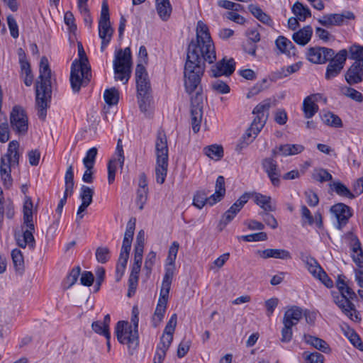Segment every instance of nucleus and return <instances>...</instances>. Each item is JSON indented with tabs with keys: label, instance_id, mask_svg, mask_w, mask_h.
I'll list each match as a JSON object with an SVG mask.
<instances>
[{
	"label": "nucleus",
	"instance_id": "1",
	"mask_svg": "<svg viewBox=\"0 0 363 363\" xmlns=\"http://www.w3.org/2000/svg\"><path fill=\"white\" fill-rule=\"evenodd\" d=\"M216 60L215 46L208 28L202 21L196 26V40L191 41L187 50L184 77L186 91L191 95L190 115L193 131L200 130L203 117V96L200 86L205 70V62L210 64Z\"/></svg>",
	"mask_w": 363,
	"mask_h": 363
},
{
	"label": "nucleus",
	"instance_id": "2",
	"mask_svg": "<svg viewBox=\"0 0 363 363\" xmlns=\"http://www.w3.org/2000/svg\"><path fill=\"white\" fill-rule=\"evenodd\" d=\"M38 79L35 84V101L38 116L40 119L44 121L47 115L48 102L51 98V69L48 60L45 56L40 59Z\"/></svg>",
	"mask_w": 363,
	"mask_h": 363
},
{
	"label": "nucleus",
	"instance_id": "3",
	"mask_svg": "<svg viewBox=\"0 0 363 363\" xmlns=\"http://www.w3.org/2000/svg\"><path fill=\"white\" fill-rule=\"evenodd\" d=\"M79 60L72 62L70 73V83L74 92H78L82 86H86L90 82L91 67L88 58L81 43H78Z\"/></svg>",
	"mask_w": 363,
	"mask_h": 363
},
{
	"label": "nucleus",
	"instance_id": "4",
	"mask_svg": "<svg viewBox=\"0 0 363 363\" xmlns=\"http://www.w3.org/2000/svg\"><path fill=\"white\" fill-rule=\"evenodd\" d=\"M115 80L127 84L131 75L132 58L130 48L119 49L115 52L113 62Z\"/></svg>",
	"mask_w": 363,
	"mask_h": 363
},
{
	"label": "nucleus",
	"instance_id": "5",
	"mask_svg": "<svg viewBox=\"0 0 363 363\" xmlns=\"http://www.w3.org/2000/svg\"><path fill=\"white\" fill-rule=\"evenodd\" d=\"M270 106L271 105L269 101H264L259 104L254 108L252 113L255 114L256 116L250 127L242 136V138L247 145L255 138L264 127L268 118V111Z\"/></svg>",
	"mask_w": 363,
	"mask_h": 363
},
{
	"label": "nucleus",
	"instance_id": "6",
	"mask_svg": "<svg viewBox=\"0 0 363 363\" xmlns=\"http://www.w3.org/2000/svg\"><path fill=\"white\" fill-rule=\"evenodd\" d=\"M215 189V193L209 197L204 191H198L194 196L193 204L201 209L206 204L213 206L220 201L225 194V179L223 176L217 178Z\"/></svg>",
	"mask_w": 363,
	"mask_h": 363
},
{
	"label": "nucleus",
	"instance_id": "7",
	"mask_svg": "<svg viewBox=\"0 0 363 363\" xmlns=\"http://www.w3.org/2000/svg\"><path fill=\"white\" fill-rule=\"evenodd\" d=\"M116 334L118 342L127 345L130 350H134L138 346V331H136L128 322L118 321L116 326Z\"/></svg>",
	"mask_w": 363,
	"mask_h": 363
},
{
	"label": "nucleus",
	"instance_id": "8",
	"mask_svg": "<svg viewBox=\"0 0 363 363\" xmlns=\"http://www.w3.org/2000/svg\"><path fill=\"white\" fill-rule=\"evenodd\" d=\"M332 294L333 301L345 315L354 322L359 323L361 321L359 313L351 301L354 298H350L347 294L333 293Z\"/></svg>",
	"mask_w": 363,
	"mask_h": 363
},
{
	"label": "nucleus",
	"instance_id": "9",
	"mask_svg": "<svg viewBox=\"0 0 363 363\" xmlns=\"http://www.w3.org/2000/svg\"><path fill=\"white\" fill-rule=\"evenodd\" d=\"M18 147L19 143L18 141L12 140L9 143L7 152L1 157L0 172H3V170L11 172L12 167L18 165Z\"/></svg>",
	"mask_w": 363,
	"mask_h": 363
},
{
	"label": "nucleus",
	"instance_id": "10",
	"mask_svg": "<svg viewBox=\"0 0 363 363\" xmlns=\"http://www.w3.org/2000/svg\"><path fill=\"white\" fill-rule=\"evenodd\" d=\"M23 230L22 236L18 237L17 244L19 247L25 248L27 245L30 247H33L35 245V239L33 233L35 231V226L33 221V213H23Z\"/></svg>",
	"mask_w": 363,
	"mask_h": 363
},
{
	"label": "nucleus",
	"instance_id": "11",
	"mask_svg": "<svg viewBox=\"0 0 363 363\" xmlns=\"http://www.w3.org/2000/svg\"><path fill=\"white\" fill-rule=\"evenodd\" d=\"M10 123L13 130L19 135H24L28 131V122L25 111L21 107L16 106L10 115Z\"/></svg>",
	"mask_w": 363,
	"mask_h": 363
},
{
	"label": "nucleus",
	"instance_id": "12",
	"mask_svg": "<svg viewBox=\"0 0 363 363\" xmlns=\"http://www.w3.org/2000/svg\"><path fill=\"white\" fill-rule=\"evenodd\" d=\"M347 56V50L342 49L328 60L329 64L327 66L325 75L326 79H333L340 73L345 64Z\"/></svg>",
	"mask_w": 363,
	"mask_h": 363
},
{
	"label": "nucleus",
	"instance_id": "13",
	"mask_svg": "<svg viewBox=\"0 0 363 363\" xmlns=\"http://www.w3.org/2000/svg\"><path fill=\"white\" fill-rule=\"evenodd\" d=\"M335 55L333 49L325 47H312L308 49L307 59L315 64H324Z\"/></svg>",
	"mask_w": 363,
	"mask_h": 363
},
{
	"label": "nucleus",
	"instance_id": "14",
	"mask_svg": "<svg viewBox=\"0 0 363 363\" xmlns=\"http://www.w3.org/2000/svg\"><path fill=\"white\" fill-rule=\"evenodd\" d=\"M250 199V192L244 193L240 198L223 213L220 223L226 225L230 223L236 215Z\"/></svg>",
	"mask_w": 363,
	"mask_h": 363
},
{
	"label": "nucleus",
	"instance_id": "15",
	"mask_svg": "<svg viewBox=\"0 0 363 363\" xmlns=\"http://www.w3.org/2000/svg\"><path fill=\"white\" fill-rule=\"evenodd\" d=\"M330 212L335 216L337 221V228L338 229H342L352 216V208L343 203L333 205L330 208Z\"/></svg>",
	"mask_w": 363,
	"mask_h": 363
},
{
	"label": "nucleus",
	"instance_id": "16",
	"mask_svg": "<svg viewBox=\"0 0 363 363\" xmlns=\"http://www.w3.org/2000/svg\"><path fill=\"white\" fill-rule=\"evenodd\" d=\"M235 62L234 59L230 58L226 60L223 58L212 67L211 72L214 77L220 76L229 77L235 72Z\"/></svg>",
	"mask_w": 363,
	"mask_h": 363
},
{
	"label": "nucleus",
	"instance_id": "17",
	"mask_svg": "<svg viewBox=\"0 0 363 363\" xmlns=\"http://www.w3.org/2000/svg\"><path fill=\"white\" fill-rule=\"evenodd\" d=\"M264 172L269 177L274 186H279L280 183L281 171L276 160L273 157L265 158L262 162Z\"/></svg>",
	"mask_w": 363,
	"mask_h": 363
},
{
	"label": "nucleus",
	"instance_id": "18",
	"mask_svg": "<svg viewBox=\"0 0 363 363\" xmlns=\"http://www.w3.org/2000/svg\"><path fill=\"white\" fill-rule=\"evenodd\" d=\"M347 82L352 85L363 80V60L354 62L345 74Z\"/></svg>",
	"mask_w": 363,
	"mask_h": 363
},
{
	"label": "nucleus",
	"instance_id": "19",
	"mask_svg": "<svg viewBox=\"0 0 363 363\" xmlns=\"http://www.w3.org/2000/svg\"><path fill=\"white\" fill-rule=\"evenodd\" d=\"M135 223L136 219L135 218H131L127 223L126 230L124 234V238L120 253V255H121L129 256V252L131 248V243L135 228Z\"/></svg>",
	"mask_w": 363,
	"mask_h": 363
},
{
	"label": "nucleus",
	"instance_id": "20",
	"mask_svg": "<svg viewBox=\"0 0 363 363\" xmlns=\"http://www.w3.org/2000/svg\"><path fill=\"white\" fill-rule=\"evenodd\" d=\"M157 160H168L167 140L163 130H158L155 141Z\"/></svg>",
	"mask_w": 363,
	"mask_h": 363
},
{
	"label": "nucleus",
	"instance_id": "21",
	"mask_svg": "<svg viewBox=\"0 0 363 363\" xmlns=\"http://www.w3.org/2000/svg\"><path fill=\"white\" fill-rule=\"evenodd\" d=\"M320 97V94H316L308 96L304 99L302 110L306 118H312L318 111L319 108L316 101Z\"/></svg>",
	"mask_w": 363,
	"mask_h": 363
},
{
	"label": "nucleus",
	"instance_id": "22",
	"mask_svg": "<svg viewBox=\"0 0 363 363\" xmlns=\"http://www.w3.org/2000/svg\"><path fill=\"white\" fill-rule=\"evenodd\" d=\"M303 315V310L298 306H293L285 311L283 317V324L291 326L296 325Z\"/></svg>",
	"mask_w": 363,
	"mask_h": 363
},
{
	"label": "nucleus",
	"instance_id": "23",
	"mask_svg": "<svg viewBox=\"0 0 363 363\" xmlns=\"http://www.w3.org/2000/svg\"><path fill=\"white\" fill-rule=\"evenodd\" d=\"M257 255L262 259L276 258L281 259H291L290 252L284 249H266L258 250Z\"/></svg>",
	"mask_w": 363,
	"mask_h": 363
},
{
	"label": "nucleus",
	"instance_id": "24",
	"mask_svg": "<svg viewBox=\"0 0 363 363\" xmlns=\"http://www.w3.org/2000/svg\"><path fill=\"white\" fill-rule=\"evenodd\" d=\"M250 194V198L252 197L255 203L260 208H262L264 211H275L276 206L272 203V199L270 196L257 192H252Z\"/></svg>",
	"mask_w": 363,
	"mask_h": 363
},
{
	"label": "nucleus",
	"instance_id": "25",
	"mask_svg": "<svg viewBox=\"0 0 363 363\" xmlns=\"http://www.w3.org/2000/svg\"><path fill=\"white\" fill-rule=\"evenodd\" d=\"M275 45L281 53L285 54L289 57L296 55L295 46L290 40L284 36H279L275 41Z\"/></svg>",
	"mask_w": 363,
	"mask_h": 363
},
{
	"label": "nucleus",
	"instance_id": "26",
	"mask_svg": "<svg viewBox=\"0 0 363 363\" xmlns=\"http://www.w3.org/2000/svg\"><path fill=\"white\" fill-rule=\"evenodd\" d=\"M312 35V27L311 26H306L298 31L294 33L292 35V39L296 43L303 46L311 40Z\"/></svg>",
	"mask_w": 363,
	"mask_h": 363
},
{
	"label": "nucleus",
	"instance_id": "27",
	"mask_svg": "<svg viewBox=\"0 0 363 363\" xmlns=\"http://www.w3.org/2000/svg\"><path fill=\"white\" fill-rule=\"evenodd\" d=\"M155 6L160 18L164 21H167L172 11L169 0H155Z\"/></svg>",
	"mask_w": 363,
	"mask_h": 363
},
{
	"label": "nucleus",
	"instance_id": "28",
	"mask_svg": "<svg viewBox=\"0 0 363 363\" xmlns=\"http://www.w3.org/2000/svg\"><path fill=\"white\" fill-rule=\"evenodd\" d=\"M352 258L357 267H363V250L357 238L352 240Z\"/></svg>",
	"mask_w": 363,
	"mask_h": 363
},
{
	"label": "nucleus",
	"instance_id": "29",
	"mask_svg": "<svg viewBox=\"0 0 363 363\" xmlns=\"http://www.w3.org/2000/svg\"><path fill=\"white\" fill-rule=\"evenodd\" d=\"M167 301L158 299V302L152 318V324L157 328L162 321L167 309Z\"/></svg>",
	"mask_w": 363,
	"mask_h": 363
},
{
	"label": "nucleus",
	"instance_id": "30",
	"mask_svg": "<svg viewBox=\"0 0 363 363\" xmlns=\"http://www.w3.org/2000/svg\"><path fill=\"white\" fill-rule=\"evenodd\" d=\"M141 266L133 265L128 279V291L127 296L131 297L135 294L139 279Z\"/></svg>",
	"mask_w": 363,
	"mask_h": 363
},
{
	"label": "nucleus",
	"instance_id": "31",
	"mask_svg": "<svg viewBox=\"0 0 363 363\" xmlns=\"http://www.w3.org/2000/svg\"><path fill=\"white\" fill-rule=\"evenodd\" d=\"M345 16L338 13L328 14L319 18L318 21L323 26L329 27L332 26L341 25Z\"/></svg>",
	"mask_w": 363,
	"mask_h": 363
},
{
	"label": "nucleus",
	"instance_id": "32",
	"mask_svg": "<svg viewBox=\"0 0 363 363\" xmlns=\"http://www.w3.org/2000/svg\"><path fill=\"white\" fill-rule=\"evenodd\" d=\"M303 340L305 341L306 343L313 346L315 349L320 350L323 352H327L328 350L329 349L327 342L319 337L312 336L310 335H304Z\"/></svg>",
	"mask_w": 363,
	"mask_h": 363
},
{
	"label": "nucleus",
	"instance_id": "33",
	"mask_svg": "<svg viewBox=\"0 0 363 363\" xmlns=\"http://www.w3.org/2000/svg\"><path fill=\"white\" fill-rule=\"evenodd\" d=\"M251 13L262 23L271 26L272 20L269 15L264 13L259 6L255 4H250L248 6Z\"/></svg>",
	"mask_w": 363,
	"mask_h": 363
},
{
	"label": "nucleus",
	"instance_id": "34",
	"mask_svg": "<svg viewBox=\"0 0 363 363\" xmlns=\"http://www.w3.org/2000/svg\"><path fill=\"white\" fill-rule=\"evenodd\" d=\"M168 160H157L155 177L158 184H162L167 177Z\"/></svg>",
	"mask_w": 363,
	"mask_h": 363
},
{
	"label": "nucleus",
	"instance_id": "35",
	"mask_svg": "<svg viewBox=\"0 0 363 363\" xmlns=\"http://www.w3.org/2000/svg\"><path fill=\"white\" fill-rule=\"evenodd\" d=\"M304 147L299 144H285L279 146V150L284 156L297 155L303 152Z\"/></svg>",
	"mask_w": 363,
	"mask_h": 363
},
{
	"label": "nucleus",
	"instance_id": "36",
	"mask_svg": "<svg viewBox=\"0 0 363 363\" xmlns=\"http://www.w3.org/2000/svg\"><path fill=\"white\" fill-rule=\"evenodd\" d=\"M292 11L297 16L298 19L301 21H304L311 16L310 9L298 1L294 4Z\"/></svg>",
	"mask_w": 363,
	"mask_h": 363
},
{
	"label": "nucleus",
	"instance_id": "37",
	"mask_svg": "<svg viewBox=\"0 0 363 363\" xmlns=\"http://www.w3.org/2000/svg\"><path fill=\"white\" fill-rule=\"evenodd\" d=\"M303 261L306 265L308 272L315 277L323 269L316 259L311 256L306 255L303 257Z\"/></svg>",
	"mask_w": 363,
	"mask_h": 363
},
{
	"label": "nucleus",
	"instance_id": "38",
	"mask_svg": "<svg viewBox=\"0 0 363 363\" xmlns=\"http://www.w3.org/2000/svg\"><path fill=\"white\" fill-rule=\"evenodd\" d=\"M330 186L332 189L340 196L346 197L350 199L354 198V194L350 191V190L340 182H333Z\"/></svg>",
	"mask_w": 363,
	"mask_h": 363
},
{
	"label": "nucleus",
	"instance_id": "39",
	"mask_svg": "<svg viewBox=\"0 0 363 363\" xmlns=\"http://www.w3.org/2000/svg\"><path fill=\"white\" fill-rule=\"evenodd\" d=\"M11 257L16 271L21 273L24 269V259L21 251L18 249L13 250Z\"/></svg>",
	"mask_w": 363,
	"mask_h": 363
},
{
	"label": "nucleus",
	"instance_id": "40",
	"mask_svg": "<svg viewBox=\"0 0 363 363\" xmlns=\"http://www.w3.org/2000/svg\"><path fill=\"white\" fill-rule=\"evenodd\" d=\"M113 29L110 22H99V35L101 39L111 40Z\"/></svg>",
	"mask_w": 363,
	"mask_h": 363
},
{
	"label": "nucleus",
	"instance_id": "41",
	"mask_svg": "<svg viewBox=\"0 0 363 363\" xmlns=\"http://www.w3.org/2000/svg\"><path fill=\"white\" fill-rule=\"evenodd\" d=\"M312 178L321 183L331 181L333 179L332 175L328 172V170L323 168L314 169L312 173Z\"/></svg>",
	"mask_w": 363,
	"mask_h": 363
},
{
	"label": "nucleus",
	"instance_id": "42",
	"mask_svg": "<svg viewBox=\"0 0 363 363\" xmlns=\"http://www.w3.org/2000/svg\"><path fill=\"white\" fill-rule=\"evenodd\" d=\"M323 120L325 124L332 127L342 128L343 125L341 118L331 112L324 114Z\"/></svg>",
	"mask_w": 363,
	"mask_h": 363
},
{
	"label": "nucleus",
	"instance_id": "43",
	"mask_svg": "<svg viewBox=\"0 0 363 363\" xmlns=\"http://www.w3.org/2000/svg\"><path fill=\"white\" fill-rule=\"evenodd\" d=\"M106 103L110 106L116 105L118 102L119 92L116 88L106 89L104 94Z\"/></svg>",
	"mask_w": 363,
	"mask_h": 363
},
{
	"label": "nucleus",
	"instance_id": "44",
	"mask_svg": "<svg viewBox=\"0 0 363 363\" xmlns=\"http://www.w3.org/2000/svg\"><path fill=\"white\" fill-rule=\"evenodd\" d=\"M205 154L210 158L220 160L223 155V150L221 146L213 145L204 148Z\"/></svg>",
	"mask_w": 363,
	"mask_h": 363
},
{
	"label": "nucleus",
	"instance_id": "45",
	"mask_svg": "<svg viewBox=\"0 0 363 363\" xmlns=\"http://www.w3.org/2000/svg\"><path fill=\"white\" fill-rule=\"evenodd\" d=\"M340 94L349 97L356 101L361 102L363 100L362 94L358 91L349 86H341L340 88Z\"/></svg>",
	"mask_w": 363,
	"mask_h": 363
},
{
	"label": "nucleus",
	"instance_id": "46",
	"mask_svg": "<svg viewBox=\"0 0 363 363\" xmlns=\"http://www.w3.org/2000/svg\"><path fill=\"white\" fill-rule=\"evenodd\" d=\"M94 194L93 188L82 185L80 189L79 198L82 202L90 206L92 203Z\"/></svg>",
	"mask_w": 363,
	"mask_h": 363
},
{
	"label": "nucleus",
	"instance_id": "47",
	"mask_svg": "<svg viewBox=\"0 0 363 363\" xmlns=\"http://www.w3.org/2000/svg\"><path fill=\"white\" fill-rule=\"evenodd\" d=\"M336 286L339 290L340 294H347L350 298H355V293L347 285L344 280V277L338 276L336 281Z\"/></svg>",
	"mask_w": 363,
	"mask_h": 363
},
{
	"label": "nucleus",
	"instance_id": "48",
	"mask_svg": "<svg viewBox=\"0 0 363 363\" xmlns=\"http://www.w3.org/2000/svg\"><path fill=\"white\" fill-rule=\"evenodd\" d=\"M345 334L348 337L350 342L354 345V347L360 351H363V344L359 335L354 331V330L347 327V330L345 332Z\"/></svg>",
	"mask_w": 363,
	"mask_h": 363
},
{
	"label": "nucleus",
	"instance_id": "49",
	"mask_svg": "<svg viewBox=\"0 0 363 363\" xmlns=\"http://www.w3.org/2000/svg\"><path fill=\"white\" fill-rule=\"evenodd\" d=\"M129 258V256H125V255H119L118 264L116 266V280L118 281L121 280V277H123L125 268L126 264L128 262V259Z\"/></svg>",
	"mask_w": 363,
	"mask_h": 363
},
{
	"label": "nucleus",
	"instance_id": "50",
	"mask_svg": "<svg viewBox=\"0 0 363 363\" xmlns=\"http://www.w3.org/2000/svg\"><path fill=\"white\" fill-rule=\"evenodd\" d=\"M97 155V149L96 147L90 148L83 159V164L85 167L94 168L96 157Z\"/></svg>",
	"mask_w": 363,
	"mask_h": 363
},
{
	"label": "nucleus",
	"instance_id": "51",
	"mask_svg": "<svg viewBox=\"0 0 363 363\" xmlns=\"http://www.w3.org/2000/svg\"><path fill=\"white\" fill-rule=\"evenodd\" d=\"M303 357L307 363H323L324 356L319 352H304Z\"/></svg>",
	"mask_w": 363,
	"mask_h": 363
},
{
	"label": "nucleus",
	"instance_id": "52",
	"mask_svg": "<svg viewBox=\"0 0 363 363\" xmlns=\"http://www.w3.org/2000/svg\"><path fill=\"white\" fill-rule=\"evenodd\" d=\"M95 255L99 262L104 264L110 259V250L106 247H99L96 250Z\"/></svg>",
	"mask_w": 363,
	"mask_h": 363
},
{
	"label": "nucleus",
	"instance_id": "53",
	"mask_svg": "<svg viewBox=\"0 0 363 363\" xmlns=\"http://www.w3.org/2000/svg\"><path fill=\"white\" fill-rule=\"evenodd\" d=\"M81 269L79 266L74 267L69 274L67 276L65 284H67V288L72 286L77 281L80 274Z\"/></svg>",
	"mask_w": 363,
	"mask_h": 363
},
{
	"label": "nucleus",
	"instance_id": "54",
	"mask_svg": "<svg viewBox=\"0 0 363 363\" xmlns=\"http://www.w3.org/2000/svg\"><path fill=\"white\" fill-rule=\"evenodd\" d=\"M350 58L354 60V62L363 60V47L360 45H353L349 48Z\"/></svg>",
	"mask_w": 363,
	"mask_h": 363
},
{
	"label": "nucleus",
	"instance_id": "55",
	"mask_svg": "<svg viewBox=\"0 0 363 363\" xmlns=\"http://www.w3.org/2000/svg\"><path fill=\"white\" fill-rule=\"evenodd\" d=\"M91 328L95 333L104 335L106 339L111 338L109 329L108 328H106L104 324L101 321L98 320L93 322Z\"/></svg>",
	"mask_w": 363,
	"mask_h": 363
},
{
	"label": "nucleus",
	"instance_id": "56",
	"mask_svg": "<svg viewBox=\"0 0 363 363\" xmlns=\"http://www.w3.org/2000/svg\"><path fill=\"white\" fill-rule=\"evenodd\" d=\"M148 192V189H138L136 203L140 210L143 209L144 206L147 201Z\"/></svg>",
	"mask_w": 363,
	"mask_h": 363
},
{
	"label": "nucleus",
	"instance_id": "57",
	"mask_svg": "<svg viewBox=\"0 0 363 363\" xmlns=\"http://www.w3.org/2000/svg\"><path fill=\"white\" fill-rule=\"evenodd\" d=\"M136 85L138 96L147 95L150 88L148 78L136 80Z\"/></svg>",
	"mask_w": 363,
	"mask_h": 363
},
{
	"label": "nucleus",
	"instance_id": "58",
	"mask_svg": "<svg viewBox=\"0 0 363 363\" xmlns=\"http://www.w3.org/2000/svg\"><path fill=\"white\" fill-rule=\"evenodd\" d=\"M239 238L246 242L264 241L267 239V235L264 232H260L247 235H242Z\"/></svg>",
	"mask_w": 363,
	"mask_h": 363
},
{
	"label": "nucleus",
	"instance_id": "59",
	"mask_svg": "<svg viewBox=\"0 0 363 363\" xmlns=\"http://www.w3.org/2000/svg\"><path fill=\"white\" fill-rule=\"evenodd\" d=\"M172 280L163 279L160 289L159 299L168 301L169 294L171 288Z\"/></svg>",
	"mask_w": 363,
	"mask_h": 363
},
{
	"label": "nucleus",
	"instance_id": "60",
	"mask_svg": "<svg viewBox=\"0 0 363 363\" xmlns=\"http://www.w3.org/2000/svg\"><path fill=\"white\" fill-rule=\"evenodd\" d=\"M179 245L177 242L174 241L172 243L168 252L167 258V264H175Z\"/></svg>",
	"mask_w": 363,
	"mask_h": 363
},
{
	"label": "nucleus",
	"instance_id": "61",
	"mask_svg": "<svg viewBox=\"0 0 363 363\" xmlns=\"http://www.w3.org/2000/svg\"><path fill=\"white\" fill-rule=\"evenodd\" d=\"M177 322V316L176 313H174L169 321L167 322L165 328L164 330L163 334H166L170 336H173L174 332L175 330V328Z\"/></svg>",
	"mask_w": 363,
	"mask_h": 363
},
{
	"label": "nucleus",
	"instance_id": "62",
	"mask_svg": "<svg viewBox=\"0 0 363 363\" xmlns=\"http://www.w3.org/2000/svg\"><path fill=\"white\" fill-rule=\"evenodd\" d=\"M7 23L10 30L11 35L13 38H17L19 35L18 27L13 16L9 15L7 16Z\"/></svg>",
	"mask_w": 363,
	"mask_h": 363
},
{
	"label": "nucleus",
	"instance_id": "63",
	"mask_svg": "<svg viewBox=\"0 0 363 363\" xmlns=\"http://www.w3.org/2000/svg\"><path fill=\"white\" fill-rule=\"evenodd\" d=\"M269 211H262L259 213V215L262 216L263 220L265 223L270 226L272 228L275 229L278 226V223L276 218L270 213Z\"/></svg>",
	"mask_w": 363,
	"mask_h": 363
},
{
	"label": "nucleus",
	"instance_id": "64",
	"mask_svg": "<svg viewBox=\"0 0 363 363\" xmlns=\"http://www.w3.org/2000/svg\"><path fill=\"white\" fill-rule=\"evenodd\" d=\"M212 88L219 94H227L230 91L229 86L223 81L216 80L212 84Z\"/></svg>",
	"mask_w": 363,
	"mask_h": 363
}]
</instances>
